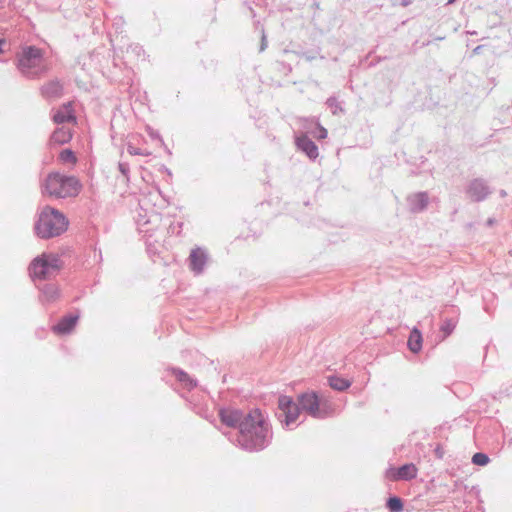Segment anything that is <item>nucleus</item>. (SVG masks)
Returning <instances> with one entry per match:
<instances>
[{"mask_svg":"<svg viewBox=\"0 0 512 512\" xmlns=\"http://www.w3.org/2000/svg\"><path fill=\"white\" fill-rule=\"evenodd\" d=\"M219 418L222 424L231 428H238L236 442L243 450L248 452L261 451L271 442L272 431L266 417L260 409H251L244 413L233 407L219 409Z\"/></svg>","mask_w":512,"mask_h":512,"instance_id":"nucleus-1","label":"nucleus"},{"mask_svg":"<svg viewBox=\"0 0 512 512\" xmlns=\"http://www.w3.org/2000/svg\"><path fill=\"white\" fill-rule=\"evenodd\" d=\"M301 411L315 419L323 420L333 415L334 408L330 401L320 398L315 391L299 394L297 402L287 395L278 397L276 417L283 427L289 428L298 419Z\"/></svg>","mask_w":512,"mask_h":512,"instance_id":"nucleus-2","label":"nucleus"},{"mask_svg":"<svg viewBox=\"0 0 512 512\" xmlns=\"http://www.w3.org/2000/svg\"><path fill=\"white\" fill-rule=\"evenodd\" d=\"M16 65L21 75L31 80L41 78L49 70L44 51L34 45L22 48Z\"/></svg>","mask_w":512,"mask_h":512,"instance_id":"nucleus-3","label":"nucleus"},{"mask_svg":"<svg viewBox=\"0 0 512 512\" xmlns=\"http://www.w3.org/2000/svg\"><path fill=\"white\" fill-rule=\"evenodd\" d=\"M68 225L69 221L62 212L51 206H45L34 224V232L41 239H50L64 233Z\"/></svg>","mask_w":512,"mask_h":512,"instance_id":"nucleus-4","label":"nucleus"},{"mask_svg":"<svg viewBox=\"0 0 512 512\" xmlns=\"http://www.w3.org/2000/svg\"><path fill=\"white\" fill-rule=\"evenodd\" d=\"M42 192L56 198H67L78 195L81 183L74 176L62 175L59 172H51L42 184Z\"/></svg>","mask_w":512,"mask_h":512,"instance_id":"nucleus-5","label":"nucleus"},{"mask_svg":"<svg viewBox=\"0 0 512 512\" xmlns=\"http://www.w3.org/2000/svg\"><path fill=\"white\" fill-rule=\"evenodd\" d=\"M62 261L57 254L43 253L32 260L29 273L33 279L45 280L62 268Z\"/></svg>","mask_w":512,"mask_h":512,"instance_id":"nucleus-6","label":"nucleus"},{"mask_svg":"<svg viewBox=\"0 0 512 512\" xmlns=\"http://www.w3.org/2000/svg\"><path fill=\"white\" fill-rule=\"evenodd\" d=\"M465 193L471 201L482 202L492 193V190L485 179L475 178L467 184Z\"/></svg>","mask_w":512,"mask_h":512,"instance_id":"nucleus-7","label":"nucleus"},{"mask_svg":"<svg viewBox=\"0 0 512 512\" xmlns=\"http://www.w3.org/2000/svg\"><path fill=\"white\" fill-rule=\"evenodd\" d=\"M295 142L298 150L303 152L310 160L314 161L318 157V147L307 134L303 133L297 136Z\"/></svg>","mask_w":512,"mask_h":512,"instance_id":"nucleus-8","label":"nucleus"},{"mask_svg":"<svg viewBox=\"0 0 512 512\" xmlns=\"http://www.w3.org/2000/svg\"><path fill=\"white\" fill-rule=\"evenodd\" d=\"M406 201L410 212L419 213L428 206L429 196L427 192H417L408 195Z\"/></svg>","mask_w":512,"mask_h":512,"instance_id":"nucleus-9","label":"nucleus"},{"mask_svg":"<svg viewBox=\"0 0 512 512\" xmlns=\"http://www.w3.org/2000/svg\"><path fill=\"white\" fill-rule=\"evenodd\" d=\"M390 478L393 480H405L409 481L417 476L418 469L413 463H406L398 467L397 469H390Z\"/></svg>","mask_w":512,"mask_h":512,"instance_id":"nucleus-10","label":"nucleus"},{"mask_svg":"<svg viewBox=\"0 0 512 512\" xmlns=\"http://www.w3.org/2000/svg\"><path fill=\"white\" fill-rule=\"evenodd\" d=\"M79 316L68 314L63 316L59 322L52 327V331L58 335H66L72 332L78 322Z\"/></svg>","mask_w":512,"mask_h":512,"instance_id":"nucleus-11","label":"nucleus"},{"mask_svg":"<svg viewBox=\"0 0 512 512\" xmlns=\"http://www.w3.org/2000/svg\"><path fill=\"white\" fill-rule=\"evenodd\" d=\"M189 261H190V265H189L190 269L195 274H201L204 270V267H205V264L207 261L206 251L201 248L192 249L190 256H189Z\"/></svg>","mask_w":512,"mask_h":512,"instance_id":"nucleus-12","label":"nucleus"},{"mask_svg":"<svg viewBox=\"0 0 512 512\" xmlns=\"http://www.w3.org/2000/svg\"><path fill=\"white\" fill-rule=\"evenodd\" d=\"M41 95L47 100L60 98L63 95V85L58 79H53L41 87Z\"/></svg>","mask_w":512,"mask_h":512,"instance_id":"nucleus-13","label":"nucleus"},{"mask_svg":"<svg viewBox=\"0 0 512 512\" xmlns=\"http://www.w3.org/2000/svg\"><path fill=\"white\" fill-rule=\"evenodd\" d=\"M52 119L58 125L75 121L76 118L71 108V103L68 102L63 104L58 110L55 111Z\"/></svg>","mask_w":512,"mask_h":512,"instance_id":"nucleus-14","label":"nucleus"},{"mask_svg":"<svg viewBox=\"0 0 512 512\" xmlns=\"http://www.w3.org/2000/svg\"><path fill=\"white\" fill-rule=\"evenodd\" d=\"M40 300L42 303H52L60 297L59 287L54 283L44 284L41 288Z\"/></svg>","mask_w":512,"mask_h":512,"instance_id":"nucleus-15","label":"nucleus"},{"mask_svg":"<svg viewBox=\"0 0 512 512\" xmlns=\"http://www.w3.org/2000/svg\"><path fill=\"white\" fill-rule=\"evenodd\" d=\"M171 372L184 388L191 390L197 386V381L190 377L184 370L171 368Z\"/></svg>","mask_w":512,"mask_h":512,"instance_id":"nucleus-16","label":"nucleus"},{"mask_svg":"<svg viewBox=\"0 0 512 512\" xmlns=\"http://www.w3.org/2000/svg\"><path fill=\"white\" fill-rule=\"evenodd\" d=\"M327 383L333 390L339 392L347 390L352 385L350 380L335 374L327 376Z\"/></svg>","mask_w":512,"mask_h":512,"instance_id":"nucleus-17","label":"nucleus"},{"mask_svg":"<svg viewBox=\"0 0 512 512\" xmlns=\"http://www.w3.org/2000/svg\"><path fill=\"white\" fill-rule=\"evenodd\" d=\"M423 338L419 329L413 328L410 332L407 346L412 353H418L422 349Z\"/></svg>","mask_w":512,"mask_h":512,"instance_id":"nucleus-18","label":"nucleus"},{"mask_svg":"<svg viewBox=\"0 0 512 512\" xmlns=\"http://www.w3.org/2000/svg\"><path fill=\"white\" fill-rule=\"evenodd\" d=\"M72 138V134L69 129L65 127L57 128L51 135L50 141L54 144H66Z\"/></svg>","mask_w":512,"mask_h":512,"instance_id":"nucleus-19","label":"nucleus"},{"mask_svg":"<svg viewBox=\"0 0 512 512\" xmlns=\"http://www.w3.org/2000/svg\"><path fill=\"white\" fill-rule=\"evenodd\" d=\"M386 507L389 512H401L403 510V501L398 496H391L386 501Z\"/></svg>","mask_w":512,"mask_h":512,"instance_id":"nucleus-20","label":"nucleus"},{"mask_svg":"<svg viewBox=\"0 0 512 512\" xmlns=\"http://www.w3.org/2000/svg\"><path fill=\"white\" fill-rule=\"evenodd\" d=\"M326 105L330 109L331 113L333 115H338L340 113L344 114L345 110L342 107L341 103L338 101V99L335 96H330L326 100Z\"/></svg>","mask_w":512,"mask_h":512,"instance_id":"nucleus-21","label":"nucleus"},{"mask_svg":"<svg viewBox=\"0 0 512 512\" xmlns=\"http://www.w3.org/2000/svg\"><path fill=\"white\" fill-rule=\"evenodd\" d=\"M490 459L487 454L477 452L472 456V463L478 466H485L489 463Z\"/></svg>","mask_w":512,"mask_h":512,"instance_id":"nucleus-22","label":"nucleus"},{"mask_svg":"<svg viewBox=\"0 0 512 512\" xmlns=\"http://www.w3.org/2000/svg\"><path fill=\"white\" fill-rule=\"evenodd\" d=\"M59 158L64 163H75L77 158L71 149H64L61 151Z\"/></svg>","mask_w":512,"mask_h":512,"instance_id":"nucleus-23","label":"nucleus"},{"mask_svg":"<svg viewBox=\"0 0 512 512\" xmlns=\"http://www.w3.org/2000/svg\"><path fill=\"white\" fill-rule=\"evenodd\" d=\"M314 125H315V130H313L311 132L312 135L319 140L327 138V135H328L327 129L324 128L323 126H321V124L319 122H315Z\"/></svg>","mask_w":512,"mask_h":512,"instance_id":"nucleus-24","label":"nucleus"},{"mask_svg":"<svg viewBox=\"0 0 512 512\" xmlns=\"http://www.w3.org/2000/svg\"><path fill=\"white\" fill-rule=\"evenodd\" d=\"M456 327L453 319H446L441 325L440 329L445 335H450Z\"/></svg>","mask_w":512,"mask_h":512,"instance_id":"nucleus-25","label":"nucleus"},{"mask_svg":"<svg viewBox=\"0 0 512 512\" xmlns=\"http://www.w3.org/2000/svg\"><path fill=\"white\" fill-rule=\"evenodd\" d=\"M118 170L122 174V176L126 179V181H129V175H130V166L127 162H119L118 163Z\"/></svg>","mask_w":512,"mask_h":512,"instance_id":"nucleus-26","label":"nucleus"},{"mask_svg":"<svg viewBox=\"0 0 512 512\" xmlns=\"http://www.w3.org/2000/svg\"><path fill=\"white\" fill-rule=\"evenodd\" d=\"M183 222H177L170 224L168 231L172 234H180Z\"/></svg>","mask_w":512,"mask_h":512,"instance_id":"nucleus-27","label":"nucleus"},{"mask_svg":"<svg viewBox=\"0 0 512 512\" xmlns=\"http://www.w3.org/2000/svg\"><path fill=\"white\" fill-rule=\"evenodd\" d=\"M127 151L130 155H144L140 148L134 147L132 145H128Z\"/></svg>","mask_w":512,"mask_h":512,"instance_id":"nucleus-28","label":"nucleus"},{"mask_svg":"<svg viewBox=\"0 0 512 512\" xmlns=\"http://www.w3.org/2000/svg\"><path fill=\"white\" fill-rule=\"evenodd\" d=\"M434 454L435 456L438 458V459H442L444 457V450L443 448L438 445L435 449H434Z\"/></svg>","mask_w":512,"mask_h":512,"instance_id":"nucleus-29","label":"nucleus"},{"mask_svg":"<svg viewBox=\"0 0 512 512\" xmlns=\"http://www.w3.org/2000/svg\"><path fill=\"white\" fill-rule=\"evenodd\" d=\"M267 47V40H266V36L265 34L262 35V39H261V45H260V51H264Z\"/></svg>","mask_w":512,"mask_h":512,"instance_id":"nucleus-30","label":"nucleus"},{"mask_svg":"<svg viewBox=\"0 0 512 512\" xmlns=\"http://www.w3.org/2000/svg\"><path fill=\"white\" fill-rule=\"evenodd\" d=\"M130 48L132 49L133 52H135L137 55L140 54V52L142 51V48L138 45H134V46H130Z\"/></svg>","mask_w":512,"mask_h":512,"instance_id":"nucleus-31","label":"nucleus"},{"mask_svg":"<svg viewBox=\"0 0 512 512\" xmlns=\"http://www.w3.org/2000/svg\"><path fill=\"white\" fill-rule=\"evenodd\" d=\"M5 45V41L0 38V53L4 52L3 46Z\"/></svg>","mask_w":512,"mask_h":512,"instance_id":"nucleus-32","label":"nucleus"},{"mask_svg":"<svg viewBox=\"0 0 512 512\" xmlns=\"http://www.w3.org/2000/svg\"><path fill=\"white\" fill-rule=\"evenodd\" d=\"M149 222H150V221L148 220V221L144 222L143 224L139 223V227H140L139 229H140V232H144V230H143V226H144V225H146V224H148ZM147 231H148V230H145V232H147Z\"/></svg>","mask_w":512,"mask_h":512,"instance_id":"nucleus-33","label":"nucleus"},{"mask_svg":"<svg viewBox=\"0 0 512 512\" xmlns=\"http://www.w3.org/2000/svg\"><path fill=\"white\" fill-rule=\"evenodd\" d=\"M401 4H402V6L406 7L411 4V0H402Z\"/></svg>","mask_w":512,"mask_h":512,"instance_id":"nucleus-34","label":"nucleus"},{"mask_svg":"<svg viewBox=\"0 0 512 512\" xmlns=\"http://www.w3.org/2000/svg\"><path fill=\"white\" fill-rule=\"evenodd\" d=\"M495 220L493 218H489L486 222L487 226H492L494 224Z\"/></svg>","mask_w":512,"mask_h":512,"instance_id":"nucleus-35","label":"nucleus"},{"mask_svg":"<svg viewBox=\"0 0 512 512\" xmlns=\"http://www.w3.org/2000/svg\"><path fill=\"white\" fill-rule=\"evenodd\" d=\"M445 38H446V36H445V35H443V36H437V37H435V38H434V40L442 41V40H444Z\"/></svg>","mask_w":512,"mask_h":512,"instance_id":"nucleus-36","label":"nucleus"},{"mask_svg":"<svg viewBox=\"0 0 512 512\" xmlns=\"http://www.w3.org/2000/svg\"><path fill=\"white\" fill-rule=\"evenodd\" d=\"M150 135H151V137H153V138H159V139H160V136H159V134H158V133H151Z\"/></svg>","mask_w":512,"mask_h":512,"instance_id":"nucleus-37","label":"nucleus"},{"mask_svg":"<svg viewBox=\"0 0 512 512\" xmlns=\"http://www.w3.org/2000/svg\"><path fill=\"white\" fill-rule=\"evenodd\" d=\"M431 40L425 41L422 46H429L431 44Z\"/></svg>","mask_w":512,"mask_h":512,"instance_id":"nucleus-38","label":"nucleus"},{"mask_svg":"<svg viewBox=\"0 0 512 512\" xmlns=\"http://www.w3.org/2000/svg\"><path fill=\"white\" fill-rule=\"evenodd\" d=\"M500 195H501L502 197H504V196H506V192H505L504 190H501V191H500Z\"/></svg>","mask_w":512,"mask_h":512,"instance_id":"nucleus-39","label":"nucleus"},{"mask_svg":"<svg viewBox=\"0 0 512 512\" xmlns=\"http://www.w3.org/2000/svg\"><path fill=\"white\" fill-rule=\"evenodd\" d=\"M456 0H448L447 4L450 5V4H453Z\"/></svg>","mask_w":512,"mask_h":512,"instance_id":"nucleus-40","label":"nucleus"}]
</instances>
